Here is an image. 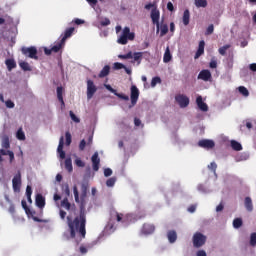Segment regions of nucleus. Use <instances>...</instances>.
Masks as SVG:
<instances>
[{
    "instance_id": "f257e3e1",
    "label": "nucleus",
    "mask_w": 256,
    "mask_h": 256,
    "mask_svg": "<svg viewBox=\"0 0 256 256\" xmlns=\"http://www.w3.org/2000/svg\"><path fill=\"white\" fill-rule=\"evenodd\" d=\"M74 191V199L77 203H79V215L75 218L73 216L68 215L66 217V224L70 233L71 239H75L77 235L81 239H85L87 235V214L85 213V207H87V199H80L79 198V190L77 186L73 187Z\"/></svg>"
},
{
    "instance_id": "f03ea898",
    "label": "nucleus",
    "mask_w": 256,
    "mask_h": 256,
    "mask_svg": "<svg viewBox=\"0 0 256 256\" xmlns=\"http://www.w3.org/2000/svg\"><path fill=\"white\" fill-rule=\"evenodd\" d=\"M129 41H135V32H131V28L126 26L118 38L117 43L119 45H127Z\"/></svg>"
},
{
    "instance_id": "7ed1b4c3",
    "label": "nucleus",
    "mask_w": 256,
    "mask_h": 256,
    "mask_svg": "<svg viewBox=\"0 0 256 256\" xmlns=\"http://www.w3.org/2000/svg\"><path fill=\"white\" fill-rule=\"evenodd\" d=\"M192 242H193V246L196 249H199L200 247H203L205 243H207V236L203 235V233L201 232H196L193 235Z\"/></svg>"
},
{
    "instance_id": "20e7f679",
    "label": "nucleus",
    "mask_w": 256,
    "mask_h": 256,
    "mask_svg": "<svg viewBox=\"0 0 256 256\" xmlns=\"http://www.w3.org/2000/svg\"><path fill=\"white\" fill-rule=\"evenodd\" d=\"M22 55H25V57H29V59H39V56H37V48L34 46L31 47H22L21 48Z\"/></svg>"
},
{
    "instance_id": "39448f33",
    "label": "nucleus",
    "mask_w": 256,
    "mask_h": 256,
    "mask_svg": "<svg viewBox=\"0 0 256 256\" xmlns=\"http://www.w3.org/2000/svg\"><path fill=\"white\" fill-rule=\"evenodd\" d=\"M130 99L131 105L129 108L131 109V107H135L137 105V101H139V88L135 85H132L130 88Z\"/></svg>"
},
{
    "instance_id": "423d86ee",
    "label": "nucleus",
    "mask_w": 256,
    "mask_h": 256,
    "mask_svg": "<svg viewBox=\"0 0 256 256\" xmlns=\"http://www.w3.org/2000/svg\"><path fill=\"white\" fill-rule=\"evenodd\" d=\"M113 213H114V215L116 217V221L118 223H126L127 224V223H129V221H131V219H133V215L132 214L124 215L123 213H119L117 211H113L111 213L112 217H113Z\"/></svg>"
},
{
    "instance_id": "0eeeda50",
    "label": "nucleus",
    "mask_w": 256,
    "mask_h": 256,
    "mask_svg": "<svg viewBox=\"0 0 256 256\" xmlns=\"http://www.w3.org/2000/svg\"><path fill=\"white\" fill-rule=\"evenodd\" d=\"M151 20L153 25H156L157 27V33H159V19L161 17V12H159V9L157 8H153L151 10V14H150Z\"/></svg>"
},
{
    "instance_id": "6e6552de",
    "label": "nucleus",
    "mask_w": 256,
    "mask_h": 256,
    "mask_svg": "<svg viewBox=\"0 0 256 256\" xmlns=\"http://www.w3.org/2000/svg\"><path fill=\"white\" fill-rule=\"evenodd\" d=\"M175 101L181 107V109H185V107H189V97L183 94H178L175 96Z\"/></svg>"
},
{
    "instance_id": "1a4fd4ad",
    "label": "nucleus",
    "mask_w": 256,
    "mask_h": 256,
    "mask_svg": "<svg viewBox=\"0 0 256 256\" xmlns=\"http://www.w3.org/2000/svg\"><path fill=\"white\" fill-rule=\"evenodd\" d=\"M95 93H97V86H95L93 80H87V99H93Z\"/></svg>"
},
{
    "instance_id": "9d476101",
    "label": "nucleus",
    "mask_w": 256,
    "mask_h": 256,
    "mask_svg": "<svg viewBox=\"0 0 256 256\" xmlns=\"http://www.w3.org/2000/svg\"><path fill=\"white\" fill-rule=\"evenodd\" d=\"M12 187L15 193H17L18 191H21V171H18L17 174L13 177Z\"/></svg>"
},
{
    "instance_id": "9b49d317",
    "label": "nucleus",
    "mask_w": 256,
    "mask_h": 256,
    "mask_svg": "<svg viewBox=\"0 0 256 256\" xmlns=\"http://www.w3.org/2000/svg\"><path fill=\"white\" fill-rule=\"evenodd\" d=\"M198 145L202 147V149H213L215 142L213 140L203 139L198 142Z\"/></svg>"
},
{
    "instance_id": "f8f14e48",
    "label": "nucleus",
    "mask_w": 256,
    "mask_h": 256,
    "mask_svg": "<svg viewBox=\"0 0 256 256\" xmlns=\"http://www.w3.org/2000/svg\"><path fill=\"white\" fill-rule=\"evenodd\" d=\"M91 161H92L93 171H99V165L101 163V159L99 158V153L98 152H95L92 155Z\"/></svg>"
},
{
    "instance_id": "ddd939ff",
    "label": "nucleus",
    "mask_w": 256,
    "mask_h": 256,
    "mask_svg": "<svg viewBox=\"0 0 256 256\" xmlns=\"http://www.w3.org/2000/svg\"><path fill=\"white\" fill-rule=\"evenodd\" d=\"M1 147L4 149V151H7V149L11 148V141L9 140V135L3 134L1 136Z\"/></svg>"
},
{
    "instance_id": "4468645a",
    "label": "nucleus",
    "mask_w": 256,
    "mask_h": 256,
    "mask_svg": "<svg viewBox=\"0 0 256 256\" xmlns=\"http://www.w3.org/2000/svg\"><path fill=\"white\" fill-rule=\"evenodd\" d=\"M198 79H201L202 81H211V71L207 69L200 71V73L198 74Z\"/></svg>"
},
{
    "instance_id": "2eb2a0df",
    "label": "nucleus",
    "mask_w": 256,
    "mask_h": 256,
    "mask_svg": "<svg viewBox=\"0 0 256 256\" xmlns=\"http://www.w3.org/2000/svg\"><path fill=\"white\" fill-rule=\"evenodd\" d=\"M141 231L144 235H151V233L155 232V226L153 224L145 223L143 224Z\"/></svg>"
},
{
    "instance_id": "dca6fc26",
    "label": "nucleus",
    "mask_w": 256,
    "mask_h": 256,
    "mask_svg": "<svg viewBox=\"0 0 256 256\" xmlns=\"http://www.w3.org/2000/svg\"><path fill=\"white\" fill-rule=\"evenodd\" d=\"M196 103L200 111H204V112L209 111V106H207V103L203 102V97L198 96L196 98Z\"/></svg>"
},
{
    "instance_id": "f3484780",
    "label": "nucleus",
    "mask_w": 256,
    "mask_h": 256,
    "mask_svg": "<svg viewBox=\"0 0 256 256\" xmlns=\"http://www.w3.org/2000/svg\"><path fill=\"white\" fill-rule=\"evenodd\" d=\"M63 145H65V140H64V137L61 136L59 140L58 148H57V152L60 156V159H65V151H63Z\"/></svg>"
},
{
    "instance_id": "a211bd4d",
    "label": "nucleus",
    "mask_w": 256,
    "mask_h": 256,
    "mask_svg": "<svg viewBox=\"0 0 256 256\" xmlns=\"http://www.w3.org/2000/svg\"><path fill=\"white\" fill-rule=\"evenodd\" d=\"M203 53H205V40L199 42L198 50L196 51L194 59H199Z\"/></svg>"
},
{
    "instance_id": "6ab92c4d",
    "label": "nucleus",
    "mask_w": 256,
    "mask_h": 256,
    "mask_svg": "<svg viewBox=\"0 0 256 256\" xmlns=\"http://www.w3.org/2000/svg\"><path fill=\"white\" fill-rule=\"evenodd\" d=\"M35 201H36V206L39 209H43L45 207V197H43L42 194H37Z\"/></svg>"
},
{
    "instance_id": "aec40b11",
    "label": "nucleus",
    "mask_w": 256,
    "mask_h": 256,
    "mask_svg": "<svg viewBox=\"0 0 256 256\" xmlns=\"http://www.w3.org/2000/svg\"><path fill=\"white\" fill-rule=\"evenodd\" d=\"M1 155H8L10 163H13L15 161V153L11 150H5V149H0Z\"/></svg>"
},
{
    "instance_id": "412c9836",
    "label": "nucleus",
    "mask_w": 256,
    "mask_h": 256,
    "mask_svg": "<svg viewBox=\"0 0 256 256\" xmlns=\"http://www.w3.org/2000/svg\"><path fill=\"white\" fill-rule=\"evenodd\" d=\"M74 31H75L74 27H70V28L66 29L64 32V36L61 39L62 43H65V41H67V39H69V37H71V35H73Z\"/></svg>"
},
{
    "instance_id": "4be33fe9",
    "label": "nucleus",
    "mask_w": 256,
    "mask_h": 256,
    "mask_svg": "<svg viewBox=\"0 0 256 256\" xmlns=\"http://www.w3.org/2000/svg\"><path fill=\"white\" fill-rule=\"evenodd\" d=\"M111 72V67L109 65H106L103 67V69L100 71V73L98 74V77L100 79H103V77H107V75H109V73Z\"/></svg>"
},
{
    "instance_id": "5701e85b",
    "label": "nucleus",
    "mask_w": 256,
    "mask_h": 256,
    "mask_svg": "<svg viewBox=\"0 0 256 256\" xmlns=\"http://www.w3.org/2000/svg\"><path fill=\"white\" fill-rule=\"evenodd\" d=\"M190 19H191V13L189 12V9H186L182 17L183 25L185 26L189 25Z\"/></svg>"
},
{
    "instance_id": "b1692460",
    "label": "nucleus",
    "mask_w": 256,
    "mask_h": 256,
    "mask_svg": "<svg viewBox=\"0 0 256 256\" xmlns=\"http://www.w3.org/2000/svg\"><path fill=\"white\" fill-rule=\"evenodd\" d=\"M230 145L233 151H243V146L237 140H231Z\"/></svg>"
},
{
    "instance_id": "393cba45",
    "label": "nucleus",
    "mask_w": 256,
    "mask_h": 256,
    "mask_svg": "<svg viewBox=\"0 0 256 256\" xmlns=\"http://www.w3.org/2000/svg\"><path fill=\"white\" fill-rule=\"evenodd\" d=\"M160 37H165L169 33V26L167 24H159Z\"/></svg>"
},
{
    "instance_id": "a878e982",
    "label": "nucleus",
    "mask_w": 256,
    "mask_h": 256,
    "mask_svg": "<svg viewBox=\"0 0 256 256\" xmlns=\"http://www.w3.org/2000/svg\"><path fill=\"white\" fill-rule=\"evenodd\" d=\"M169 243H175L177 241V232L175 230H170L167 234Z\"/></svg>"
},
{
    "instance_id": "bb28decb",
    "label": "nucleus",
    "mask_w": 256,
    "mask_h": 256,
    "mask_svg": "<svg viewBox=\"0 0 256 256\" xmlns=\"http://www.w3.org/2000/svg\"><path fill=\"white\" fill-rule=\"evenodd\" d=\"M134 58V61L141 65V61L143 60V52H135L132 54V59Z\"/></svg>"
},
{
    "instance_id": "cd10ccee",
    "label": "nucleus",
    "mask_w": 256,
    "mask_h": 256,
    "mask_svg": "<svg viewBox=\"0 0 256 256\" xmlns=\"http://www.w3.org/2000/svg\"><path fill=\"white\" fill-rule=\"evenodd\" d=\"M244 205L247 211L249 212L253 211V200H251V197L245 198Z\"/></svg>"
},
{
    "instance_id": "c85d7f7f",
    "label": "nucleus",
    "mask_w": 256,
    "mask_h": 256,
    "mask_svg": "<svg viewBox=\"0 0 256 256\" xmlns=\"http://www.w3.org/2000/svg\"><path fill=\"white\" fill-rule=\"evenodd\" d=\"M8 71H13L17 67V63L13 59H7L5 61Z\"/></svg>"
},
{
    "instance_id": "c756f323",
    "label": "nucleus",
    "mask_w": 256,
    "mask_h": 256,
    "mask_svg": "<svg viewBox=\"0 0 256 256\" xmlns=\"http://www.w3.org/2000/svg\"><path fill=\"white\" fill-rule=\"evenodd\" d=\"M64 45H65V42H63V40H60V42H58L56 45H54L51 48L52 53H59V51H61V49L63 48Z\"/></svg>"
},
{
    "instance_id": "7c9ffc66",
    "label": "nucleus",
    "mask_w": 256,
    "mask_h": 256,
    "mask_svg": "<svg viewBox=\"0 0 256 256\" xmlns=\"http://www.w3.org/2000/svg\"><path fill=\"white\" fill-rule=\"evenodd\" d=\"M61 207H64L66 211H71L73 206L69 203V198L66 197L61 201Z\"/></svg>"
},
{
    "instance_id": "2f4dec72",
    "label": "nucleus",
    "mask_w": 256,
    "mask_h": 256,
    "mask_svg": "<svg viewBox=\"0 0 256 256\" xmlns=\"http://www.w3.org/2000/svg\"><path fill=\"white\" fill-rule=\"evenodd\" d=\"M65 169L68 170V173L73 172V162H72L71 158H67L65 160Z\"/></svg>"
},
{
    "instance_id": "473e14b6",
    "label": "nucleus",
    "mask_w": 256,
    "mask_h": 256,
    "mask_svg": "<svg viewBox=\"0 0 256 256\" xmlns=\"http://www.w3.org/2000/svg\"><path fill=\"white\" fill-rule=\"evenodd\" d=\"M57 97L58 101H60L62 105H65V101H63V87L61 86L57 87Z\"/></svg>"
},
{
    "instance_id": "72a5a7b5",
    "label": "nucleus",
    "mask_w": 256,
    "mask_h": 256,
    "mask_svg": "<svg viewBox=\"0 0 256 256\" xmlns=\"http://www.w3.org/2000/svg\"><path fill=\"white\" fill-rule=\"evenodd\" d=\"M242 226H243V220L241 218H235L233 220V227H234V229H239Z\"/></svg>"
},
{
    "instance_id": "f704fd0d",
    "label": "nucleus",
    "mask_w": 256,
    "mask_h": 256,
    "mask_svg": "<svg viewBox=\"0 0 256 256\" xmlns=\"http://www.w3.org/2000/svg\"><path fill=\"white\" fill-rule=\"evenodd\" d=\"M227 49H231L230 44H226V45L220 47V48L218 49V52H219L222 56H225V55H227Z\"/></svg>"
},
{
    "instance_id": "c9c22d12",
    "label": "nucleus",
    "mask_w": 256,
    "mask_h": 256,
    "mask_svg": "<svg viewBox=\"0 0 256 256\" xmlns=\"http://www.w3.org/2000/svg\"><path fill=\"white\" fill-rule=\"evenodd\" d=\"M171 59H172L171 52L169 51V48H167L164 53L163 61H164V63H169V61H171Z\"/></svg>"
},
{
    "instance_id": "e433bc0d",
    "label": "nucleus",
    "mask_w": 256,
    "mask_h": 256,
    "mask_svg": "<svg viewBox=\"0 0 256 256\" xmlns=\"http://www.w3.org/2000/svg\"><path fill=\"white\" fill-rule=\"evenodd\" d=\"M238 91L243 97H249V90L245 86H239Z\"/></svg>"
},
{
    "instance_id": "4c0bfd02",
    "label": "nucleus",
    "mask_w": 256,
    "mask_h": 256,
    "mask_svg": "<svg viewBox=\"0 0 256 256\" xmlns=\"http://www.w3.org/2000/svg\"><path fill=\"white\" fill-rule=\"evenodd\" d=\"M16 137L19 141H25V132H23V129L20 128L17 133H16Z\"/></svg>"
},
{
    "instance_id": "58836bf2",
    "label": "nucleus",
    "mask_w": 256,
    "mask_h": 256,
    "mask_svg": "<svg viewBox=\"0 0 256 256\" xmlns=\"http://www.w3.org/2000/svg\"><path fill=\"white\" fill-rule=\"evenodd\" d=\"M22 207L27 215H33L35 212H31V209L27 207V202L25 200H22Z\"/></svg>"
},
{
    "instance_id": "ea45409f",
    "label": "nucleus",
    "mask_w": 256,
    "mask_h": 256,
    "mask_svg": "<svg viewBox=\"0 0 256 256\" xmlns=\"http://www.w3.org/2000/svg\"><path fill=\"white\" fill-rule=\"evenodd\" d=\"M195 6L196 7H207V0H195Z\"/></svg>"
},
{
    "instance_id": "a19ab883",
    "label": "nucleus",
    "mask_w": 256,
    "mask_h": 256,
    "mask_svg": "<svg viewBox=\"0 0 256 256\" xmlns=\"http://www.w3.org/2000/svg\"><path fill=\"white\" fill-rule=\"evenodd\" d=\"M19 65L23 71H31V66L29 65V63L20 62Z\"/></svg>"
},
{
    "instance_id": "79ce46f5",
    "label": "nucleus",
    "mask_w": 256,
    "mask_h": 256,
    "mask_svg": "<svg viewBox=\"0 0 256 256\" xmlns=\"http://www.w3.org/2000/svg\"><path fill=\"white\" fill-rule=\"evenodd\" d=\"M116 182H117V178L112 177V178H109V179L106 181V185H107V187H114V185H115Z\"/></svg>"
},
{
    "instance_id": "37998d69",
    "label": "nucleus",
    "mask_w": 256,
    "mask_h": 256,
    "mask_svg": "<svg viewBox=\"0 0 256 256\" xmlns=\"http://www.w3.org/2000/svg\"><path fill=\"white\" fill-rule=\"evenodd\" d=\"M119 59H133V52H128L127 54H120Z\"/></svg>"
},
{
    "instance_id": "c03bdc74",
    "label": "nucleus",
    "mask_w": 256,
    "mask_h": 256,
    "mask_svg": "<svg viewBox=\"0 0 256 256\" xmlns=\"http://www.w3.org/2000/svg\"><path fill=\"white\" fill-rule=\"evenodd\" d=\"M250 245H251V247H255L256 246V232H253L250 235Z\"/></svg>"
},
{
    "instance_id": "a18cd8bd",
    "label": "nucleus",
    "mask_w": 256,
    "mask_h": 256,
    "mask_svg": "<svg viewBox=\"0 0 256 256\" xmlns=\"http://www.w3.org/2000/svg\"><path fill=\"white\" fill-rule=\"evenodd\" d=\"M157 83H161V77L159 76L152 78L151 87H156Z\"/></svg>"
},
{
    "instance_id": "49530a36",
    "label": "nucleus",
    "mask_w": 256,
    "mask_h": 256,
    "mask_svg": "<svg viewBox=\"0 0 256 256\" xmlns=\"http://www.w3.org/2000/svg\"><path fill=\"white\" fill-rule=\"evenodd\" d=\"M69 115L74 123H81V120L77 117V115H75V113H73V111H70Z\"/></svg>"
},
{
    "instance_id": "de8ad7c7",
    "label": "nucleus",
    "mask_w": 256,
    "mask_h": 256,
    "mask_svg": "<svg viewBox=\"0 0 256 256\" xmlns=\"http://www.w3.org/2000/svg\"><path fill=\"white\" fill-rule=\"evenodd\" d=\"M114 95H116V97H118V99H122L123 101H129V96L123 94V93H115Z\"/></svg>"
},
{
    "instance_id": "09e8293b",
    "label": "nucleus",
    "mask_w": 256,
    "mask_h": 256,
    "mask_svg": "<svg viewBox=\"0 0 256 256\" xmlns=\"http://www.w3.org/2000/svg\"><path fill=\"white\" fill-rule=\"evenodd\" d=\"M213 31H215V26H213V24H210L206 29L205 35H213Z\"/></svg>"
},
{
    "instance_id": "8fccbe9b",
    "label": "nucleus",
    "mask_w": 256,
    "mask_h": 256,
    "mask_svg": "<svg viewBox=\"0 0 256 256\" xmlns=\"http://www.w3.org/2000/svg\"><path fill=\"white\" fill-rule=\"evenodd\" d=\"M80 199H87V186L85 185L82 186V193Z\"/></svg>"
},
{
    "instance_id": "3c124183",
    "label": "nucleus",
    "mask_w": 256,
    "mask_h": 256,
    "mask_svg": "<svg viewBox=\"0 0 256 256\" xmlns=\"http://www.w3.org/2000/svg\"><path fill=\"white\" fill-rule=\"evenodd\" d=\"M62 191L65 193V195L67 197H69V195H71V190L69 189V184H66L65 186H63Z\"/></svg>"
},
{
    "instance_id": "603ef678",
    "label": "nucleus",
    "mask_w": 256,
    "mask_h": 256,
    "mask_svg": "<svg viewBox=\"0 0 256 256\" xmlns=\"http://www.w3.org/2000/svg\"><path fill=\"white\" fill-rule=\"evenodd\" d=\"M113 69H115L116 71H119V69H125V66L120 62H116L114 63Z\"/></svg>"
},
{
    "instance_id": "864d4df0",
    "label": "nucleus",
    "mask_w": 256,
    "mask_h": 256,
    "mask_svg": "<svg viewBox=\"0 0 256 256\" xmlns=\"http://www.w3.org/2000/svg\"><path fill=\"white\" fill-rule=\"evenodd\" d=\"M75 165L77 167H85V162H83V160H81V158H76L75 159Z\"/></svg>"
},
{
    "instance_id": "5fc2aeb1",
    "label": "nucleus",
    "mask_w": 256,
    "mask_h": 256,
    "mask_svg": "<svg viewBox=\"0 0 256 256\" xmlns=\"http://www.w3.org/2000/svg\"><path fill=\"white\" fill-rule=\"evenodd\" d=\"M100 25L102 27H107L108 25H111V20H109V18H104V20L100 22Z\"/></svg>"
},
{
    "instance_id": "6e6d98bb",
    "label": "nucleus",
    "mask_w": 256,
    "mask_h": 256,
    "mask_svg": "<svg viewBox=\"0 0 256 256\" xmlns=\"http://www.w3.org/2000/svg\"><path fill=\"white\" fill-rule=\"evenodd\" d=\"M65 137H66V145H67V147H69V145H71V133L66 132Z\"/></svg>"
},
{
    "instance_id": "4d7b16f0",
    "label": "nucleus",
    "mask_w": 256,
    "mask_h": 256,
    "mask_svg": "<svg viewBox=\"0 0 256 256\" xmlns=\"http://www.w3.org/2000/svg\"><path fill=\"white\" fill-rule=\"evenodd\" d=\"M113 175V170L111 168L104 169V176L111 177Z\"/></svg>"
},
{
    "instance_id": "13d9d810",
    "label": "nucleus",
    "mask_w": 256,
    "mask_h": 256,
    "mask_svg": "<svg viewBox=\"0 0 256 256\" xmlns=\"http://www.w3.org/2000/svg\"><path fill=\"white\" fill-rule=\"evenodd\" d=\"M86 146H87V142L85 141V139L81 140V142L79 144L80 151H85Z\"/></svg>"
},
{
    "instance_id": "bf43d9fd",
    "label": "nucleus",
    "mask_w": 256,
    "mask_h": 256,
    "mask_svg": "<svg viewBox=\"0 0 256 256\" xmlns=\"http://www.w3.org/2000/svg\"><path fill=\"white\" fill-rule=\"evenodd\" d=\"M59 216L62 221H65V218L67 217V212H65V210H60Z\"/></svg>"
},
{
    "instance_id": "052dcab7",
    "label": "nucleus",
    "mask_w": 256,
    "mask_h": 256,
    "mask_svg": "<svg viewBox=\"0 0 256 256\" xmlns=\"http://www.w3.org/2000/svg\"><path fill=\"white\" fill-rule=\"evenodd\" d=\"M5 104L8 109H13V107H15V103H13L11 100H7Z\"/></svg>"
},
{
    "instance_id": "680f3d73",
    "label": "nucleus",
    "mask_w": 256,
    "mask_h": 256,
    "mask_svg": "<svg viewBox=\"0 0 256 256\" xmlns=\"http://www.w3.org/2000/svg\"><path fill=\"white\" fill-rule=\"evenodd\" d=\"M104 87L107 89V91H110V93H117V90L113 89V87H111V85L109 84H105Z\"/></svg>"
},
{
    "instance_id": "e2e57ef3",
    "label": "nucleus",
    "mask_w": 256,
    "mask_h": 256,
    "mask_svg": "<svg viewBox=\"0 0 256 256\" xmlns=\"http://www.w3.org/2000/svg\"><path fill=\"white\" fill-rule=\"evenodd\" d=\"M210 69H217V60H211L209 63Z\"/></svg>"
},
{
    "instance_id": "0e129e2a",
    "label": "nucleus",
    "mask_w": 256,
    "mask_h": 256,
    "mask_svg": "<svg viewBox=\"0 0 256 256\" xmlns=\"http://www.w3.org/2000/svg\"><path fill=\"white\" fill-rule=\"evenodd\" d=\"M208 168L215 173V171H217V164L215 162H211L210 165H208Z\"/></svg>"
},
{
    "instance_id": "69168bd1",
    "label": "nucleus",
    "mask_w": 256,
    "mask_h": 256,
    "mask_svg": "<svg viewBox=\"0 0 256 256\" xmlns=\"http://www.w3.org/2000/svg\"><path fill=\"white\" fill-rule=\"evenodd\" d=\"M155 8H157V6L153 3H148V4L145 5V9L147 11H149L150 9H155Z\"/></svg>"
},
{
    "instance_id": "338daca9",
    "label": "nucleus",
    "mask_w": 256,
    "mask_h": 256,
    "mask_svg": "<svg viewBox=\"0 0 256 256\" xmlns=\"http://www.w3.org/2000/svg\"><path fill=\"white\" fill-rule=\"evenodd\" d=\"M249 69H250V71L256 72V63L250 64V65H249Z\"/></svg>"
},
{
    "instance_id": "774afa93",
    "label": "nucleus",
    "mask_w": 256,
    "mask_h": 256,
    "mask_svg": "<svg viewBox=\"0 0 256 256\" xmlns=\"http://www.w3.org/2000/svg\"><path fill=\"white\" fill-rule=\"evenodd\" d=\"M197 256H207V253L205 252V250H199L197 252Z\"/></svg>"
}]
</instances>
